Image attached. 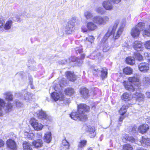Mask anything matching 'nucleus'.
<instances>
[{
  "label": "nucleus",
  "mask_w": 150,
  "mask_h": 150,
  "mask_svg": "<svg viewBox=\"0 0 150 150\" xmlns=\"http://www.w3.org/2000/svg\"><path fill=\"white\" fill-rule=\"evenodd\" d=\"M120 20H117L114 25L111 31L110 29L108 30L107 32L103 37L101 40V43L103 45V51L107 52L109 51L114 45L110 40L108 38L112 33H113L119 23Z\"/></svg>",
  "instance_id": "1"
},
{
  "label": "nucleus",
  "mask_w": 150,
  "mask_h": 150,
  "mask_svg": "<svg viewBox=\"0 0 150 150\" xmlns=\"http://www.w3.org/2000/svg\"><path fill=\"white\" fill-rule=\"evenodd\" d=\"M92 21L93 22L87 23L86 26L89 30L93 31L97 29V26L96 23L101 25H105L109 21V18L107 16H96L93 18Z\"/></svg>",
  "instance_id": "2"
},
{
  "label": "nucleus",
  "mask_w": 150,
  "mask_h": 150,
  "mask_svg": "<svg viewBox=\"0 0 150 150\" xmlns=\"http://www.w3.org/2000/svg\"><path fill=\"white\" fill-rule=\"evenodd\" d=\"M77 112L73 111L70 115L71 117L74 120L79 118L82 121H85L87 118V115L85 112L88 111L89 107L86 104H81L78 106Z\"/></svg>",
  "instance_id": "3"
},
{
  "label": "nucleus",
  "mask_w": 150,
  "mask_h": 150,
  "mask_svg": "<svg viewBox=\"0 0 150 150\" xmlns=\"http://www.w3.org/2000/svg\"><path fill=\"white\" fill-rule=\"evenodd\" d=\"M128 81H124L123 84L126 89L131 92H133L137 89L140 88V83L139 79L137 78V75L136 76L129 77L128 78Z\"/></svg>",
  "instance_id": "4"
},
{
  "label": "nucleus",
  "mask_w": 150,
  "mask_h": 150,
  "mask_svg": "<svg viewBox=\"0 0 150 150\" xmlns=\"http://www.w3.org/2000/svg\"><path fill=\"white\" fill-rule=\"evenodd\" d=\"M13 21L11 20H8L5 23L4 19L0 18V30L8 31L13 26Z\"/></svg>",
  "instance_id": "5"
},
{
  "label": "nucleus",
  "mask_w": 150,
  "mask_h": 150,
  "mask_svg": "<svg viewBox=\"0 0 150 150\" xmlns=\"http://www.w3.org/2000/svg\"><path fill=\"white\" fill-rule=\"evenodd\" d=\"M144 23H139L134 28H132L131 34L133 37H138L140 33V31L143 30L144 27Z\"/></svg>",
  "instance_id": "6"
},
{
  "label": "nucleus",
  "mask_w": 150,
  "mask_h": 150,
  "mask_svg": "<svg viewBox=\"0 0 150 150\" xmlns=\"http://www.w3.org/2000/svg\"><path fill=\"white\" fill-rule=\"evenodd\" d=\"M12 108V105L9 102L6 103L4 100L0 98V116H2L3 115V110L6 112L10 111Z\"/></svg>",
  "instance_id": "7"
},
{
  "label": "nucleus",
  "mask_w": 150,
  "mask_h": 150,
  "mask_svg": "<svg viewBox=\"0 0 150 150\" xmlns=\"http://www.w3.org/2000/svg\"><path fill=\"white\" fill-rule=\"evenodd\" d=\"M121 0H107L103 2L102 6L106 10L111 11L113 9L114 6L112 3L118 4Z\"/></svg>",
  "instance_id": "8"
},
{
  "label": "nucleus",
  "mask_w": 150,
  "mask_h": 150,
  "mask_svg": "<svg viewBox=\"0 0 150 150\" xmlns=\"http://www.w3.org/2000/svg\"><path fill=\"white\" fill-rule=\"evenodd\" d=\"M93 72L95 75H97L99 73H100V76L103 79L106 78L107 76V70L105 68L99 69L97 67H94L93 68Z\"/></svg>",
  "instance_id": "9"
},
{
  "label": "nucleus",
  "mask_w": 150,
  "mask_h": 150,
  "mask_svg": "<svg viewBox=\"0 0 150 150\" xmlns=\"http://www.w3.org/2000/svg\"><path fill=\"white\" fill-rule=\"evenodd\" d=\"M19 94L21 98L25 100L26 102H30L32 99L30 93L27 92L26 90L22 91Z\"/></svg>",
  "instance_id": "10"
},
{
  "label": "nucleus",
  "mask_w": 150,
  "mask_h": 150,
  "mask_svg": "<svg viewBox=\"0 0 150 150\" xmlns=\"http://www.w3.org/2000/svg\"><path fill=\"white\" fill-rule=\"evenodd\" d=\"M30 122L32 127L36 130H40L43 128V125L39 123L35 118L31 119Z\"/></svg>",
  "instance_id": "11"
},
{
  "label": "nucleus",
  "mask_w": 150,
  "mask_h": 150,
  "mask_svg": "<svg viewBox=\"0 0 150 150\" xmlns=\"http://www.w3.org/2000/svg\"><path fill=\"white\" fill-rule=\"evenodd\" d=\"M6 144L7 147L10 150H17V146L16 142L11 139L7 140Z\"/></svg>",
  "instance_id": "12"
},
{
  "label": "nucleus",
  "mask_w": 150,
  "mask_h": 150,
  "mask_svg": "<svg viewBox=\"0 0 150 150\" xmlns=\"http://www.w3.org/2000/svg\"><path fill=\"white\" fill-rule=\"evenodd\" d=\"M52 98L55 101L59 100H64L65 98L63 94L53 92L51 94Z\"/></svg>",
  "instance_id": "13"
},
{
  "label": "nucleus",
  "mask_w": 150,
  "mask_h": 150,
  "mask_svg": "<svg viewBox=\"0 0 150 150\" xmlns=\"http://www.w3.org/2000/svg\"><path fill=\"white\" fill-rule=\"evenodd\" d=\"M139 70L144 73L147 72L149 69V64L146 62L142 63L138 65Z\"/></svg>",
  "instance_id": "14"
},
{
  "label": "nucleus",
  "mask_w": 150,
  "mask_h": 150,
  "mask_svg": "<svg viewBox=\"0 0 150 150\" xmlns=\"http://www.w3.org/2000/svg\"><path fill=\"white\" fill-rule=\"evenodd\" d=\"M124 26V25L123 24L121 25L116 33L114 34L113 37V39L111 40L112 42H113L115 40L117 39L120 37L123 31Z\"/></svg>",
  "instance_id": "15"
},
{
  "label": "nucleus",
  "mask_w": 150,
  "mask_h": 150,
  "mask_svg": "<svg viewBox=\"0 0 150 150\" xmlns=\"http://www.w3.org/2000/svg\"><path fill=\"white\" fill-rule=\"evenodd\" d=\"M133 48L137 51H141L143 49L142 42L140 41H136L133 43Z\"/></svg>",
  "instance_id": "16"
},
{
  "label": "nucleus",
  "mask_w": 150,
  "mask_h": 150,
  "mask_svg": "<svg viewBox=\"0 0 150 150\" xmlns=\"http://www.w3.org/2000/svg\"><path fill=\"white\" fill-rule=\"evenodd\" d=\"M38 118L40 119H44L47 120L48 119V116L45 111L41 110L38 111L37 114Z\"/></svg>",
  "instance_id": "17"
},
{
  "label": "nucleus",
  "mask_w": 150,
  "mask_h": 150,
  "mask_svg": "<svg viewBox=\"0 0 150 150\" xmlns=\"http://www.w3.org/2000/svg\"><path fill=\"white\" fill-rule=\"evenodd\" d=\"M80 93L82 97L84 98H87L89 96L88 90L85 88H81Z\"/></svg>",
  "instance_id": "18"
},
{
  "label": "nucleus",
  "mask_w": 150,
  "mask_h": 150,
  "mask_svg": "<svg viewBox=\"0 0 150 150\" xmlns=\"http://www.w3.org/2000/svg\"><path fill=\"white\" fill-rule=\"evenodd\" d=\"M149 129V126L146 124H144L140 126L138 128V131L143 134L145 133Z\"/></svg>",
  "instance_id": "19"
},
{
  "label": "nucleus",
  "mask_w": 150,
  "mask_h": 150,
  "mask_svg": "<svg viewBox=\"0 0 150 150\" xmlns=\"http://www.w3.org/2000/svg\"><path fill=\"white\" fill-rule=\"evenodd\" d=\"M66 74L68 79L71 81H74L76 79V76L71 72L68 71L66 72Z\"/></svg>",
  "instance_id": "20"
},
{
  "label": "nucleus",
  "mask_w": 150,
  "mask_h": 150,
  "mask_svg": "<svg viewBox=\"0 0 150 150\" xmlns=\"http://www.w3.org/2000/svg\"><path fill=\"white\" fill-rule=\"evenodd\" d=\"M141 144L144 146L150 145V139L142 137V139L140 142Z\"/></svg>",
  "instance_id": "21"
},
{
  "label": "nucleus",
  "mask_w": 150,
  "mask_h": 150,
  "mask_svg": "<svg viewBox=\"0 0 150 150\" xmlns=\"http://www.w3.org/2000/svg\"><path fill=\"white\" fill-rule=\"evenodd\" d=\"M43 142L40 139H38L37 140L33 141L32 142L33 145L35 148L40 147L43 145Z\"/></svg>",
  "instance_id": "22"
},
{
  "label": "nucleus",
  "mask_w": 150,
  "mask_h": 150,
  "mask_svg": "<svg viewBox=\"0 0 150 150\" xmlns=\"http://www.w3.org/2000/svg\"><path fill=\"white\" fill-rule=\"evenodd\" d=\"M137 91V90L135 91ZM134 97L136 98L137 100L139 101L142 100L144 97V95L141 93H139L137 91L134 94ZM133 96L134 97V96Z\"/></svg>",
  "instance_id": "23"
},
{
  "label": "nucleus",
  "mask_w": 150,
  "mask_h": 150,
  "mask_svg": "<svg viewBox=\"0 0 150 150\" xmlns=\"http://www.w3.org/2000/svg\"><path fill=\"white\" fill-rule=\"evenodd\" d=\"M133 96L131 95H129L127 93H124L121 96L122 99L125 101H128L130 100Z\"/></svg>",
  "instance_id": "24"
},
{
  "label": "nucleus",
  "mask_w": 150,
  "mask_h": 150,
  "mask_svg": "<svg viewBox=\"0 0 150 150\" xmlns=\"http://www.w3.org/2000/svg\"><path fill=\"white\" fill-rule=\"evenodd\" d=\"M74 28L71 25L68 23L65 28V31L67 33L70 34L73 31H74Z\"/></svg>",
  "instance_id": "25"
},
{
  "label": "nucleus",
  "mask_w": 150,
  "mask_h": 150,
  "mask_svg": "<svg viewBox=\"0 0 150 150\" xmlns=\"http://www.w3.org/2000/svg\"><path fill=\"white\" fill-rule=\"evenodd\" d=\"M86 129L90 134V136L91 138H93L95 136L96 133L95 132V128L94 127H92L91 128L88 127V129L86 128Z\"/></svg>",
  "instance_id": "26"
},
{
  "label": "nucleus",
  "mask_w": 150,
  "mask_h": 150,
  "mask_svg": "<svg viewBox=\"0 0 150 150\" xmlns=\"http://www.w3.org/2000/svg\"><path fill=\"white\" fill-rule=\"evenodd\" d=\"M84 15L87 20H90L93 18V13L90 11H87L84 12Z\"/></svg>",
  "instance_id": "27"
},
{
  "label": "nucleus",
  "mask_w": 150,
  "mask_h": 150,
  "mask_svg": "<svg viewBox=\"0 0 150 150\" xmlns=\"http://www.w3.org/2000/svg\"><path fill=\"white\" fill-rule=\"evenodd\" d=\"M52 139L51 133L50 132H47L45 135L44 140L47 142L49 143Z\"/></svg>",
  "instance_id": "28"
},
{
  "label": "nucleus",
  "mask_w": 150,
  "mask_h": 150,
  "mask_svg": "<svg viewBox=\"0 0 150 150\" xmlns=\"http://www.w3.org/2000/svg\"><path fill=\"white\" fill-rule=\"evenodd\" d=\"M85 57V55L84 54H81V59H80L78 57H74V59L71 60L72 62L76 61L78 63V66H80L82 63L83 61L82 60Z\"/></svg>",
  "instance_id": "29"
},
{
  "label": "nucleus",
  "mask_w": 150,
  "mask_h": 150,
  "mask_svg": "<svg viewBox=\"0 0 150 150\" xmlns=\"http://www.w3.org/2000/svg\"><path fill=\"white\" fill-rule=\"evenodd\" d=\"M24 150H32L31 144L29 142H25L23 144Z\"/></svg>",
  "instance_id": "30"
},
{
  "label": "nucleus",
  "mask_w": 150,
  "mask_h": 150,
  "mask_svg": "<svg viewBox=\"0 0 150 150\" xmlns=\"http://www.w3.org/2000/svg\"><path fill=\"white\" fill-rule=\"evenodd\" d=\"M62 147L63 150H67L69 149V144L66 140L64 139L62 141Z\"/></svg>",
  "instance_id": "31"
},
{
  "label": "nucleus",
  "mask_w": 150,
  "mask_h": 150,
  "mask_svg": "<svg viewBox=\"0 0 150 150\" xmlns=\"http://www.w3.org/2000/svg\"><path fill=\"white\" fill-rule=\"evenodd\" d=\"M126 62L127 64L132 65L134 64L135 63L134 59L130 57L126 58Z\"/></svg>",
  "instance_id": "32"
},
{
  "label": "nucleus",
  "mask_w": 150,
  "mask_h": 150,
  "mask_svg": "<svg viewBox=\"0 0 150 150\" xmlns=\"http://www.w3.org/2000/svg\"><path fill=\"white\" fill-rule=\"evenodd\" d=\"M65 93L68 95L71 96L74 93V89L71 88H68L65 91Z\"/></svg>",
  "instance_id": "33"
},
{
  "label": "nucleus",
  "mask_w": 150,
  "mask_h": 150,
  "mask_svg": "<svg viewBox=\"0 0 150 150\" xmlns=\"http://www.w3.org/2000/svg\"><path fill=\"white\" fill-rule=\"evenodd\" d=\"M133 71V69L129 67H127L124 68L123 69L124 73L125 74L127 75L132 74Z\"/></svg>",
  "instance_id": "34"
},
{
  "label": "nucleus",
  "mask_w": 150,
  "mask_h": 150,
  "mask_svg": "<svg viewBox=\"0 0 150 150\" xmlns=\"http://www.w3.org/2000/svg\"><path fill=\"white\" fill-rule=\"evenodd\" d=\"M127 106L124 105L122 106L119 111V112L120 115H123L126 112L127 109Z\"/></svg>",
  "instance_id": "35"
},
{
  "label": "nucleus",
  "mask_w": 150,
  "mask_h": 150,
  "mask_svg": "<svg viewBox=\"0 0 150 150\" xmlns=\"http://www.w3.org/2000/svg\"><path fill=\"white\" fill-rule=\"evenodd\" d=\"M5 99L8 101H11L13 99V96L10 92H7L4 94Z\"/></svg>",
  "instance_id": "36"
},
{
  "label": "nucleus",
  "mask_w": 150,
  "mask_h": 150,
  "mask_svg": "<svg viewBox=\"0 0 150 150\" xmlns=\"http://www.w3.org/2000/svg\"><path fill=\"white\" fill-rule=\"evenodd\" d=\"M134 58L139 61H142L143 60V58L142 56L139 53L137 52L134 53Z\"/></svg>",
  "instance_id": "37"
},
{
  "label": "nucleus",
  "mask_w": 150,
  "mask_h": 150,
  "mask_svg": "<svg viewBox=\"0 0 150 150\" xmlns=\"http://www.w3.org/2000/svg\"><path fill=\"white\" fill-rule=\"evenodd\" d=\"M124 138L127 140L132 142H134L136 143V140L132 137H129L128 135L126 134L124 136Z\"/></svg>",
  "instance_id": "38"
},
{
  "label": "nucleus",
  "mask_w": 150,
  "mask_h": 150,
  "mask_svg": "<svg viewBox=\"0 0 150 150\" xmlns=\"http://www.w3.org/2000/svg\"><path fill=\"white\" fill-rule=\"evenodd\" d=\"M96 11L98 13L103 14L105 13V10L101 7H98L95 8Z\"/></svg>",
  "instance_id": "39"
},
{
  "label": "nucleus",
  "mask_w": 150,
  "mask_h": 150,
  "mask_svg": "<svg viewBox=\"0 0 150 150\" xmlns=\"http://www.w3.org/2000/svg\"><path fill=\"white\" fill-rule=\"evenodd\" d=\"M25 135L26 136V137L30 139L31 140L35 138V134L33 133H28L26 132H25Z\"/></svg>",
  "instance_id": "40"
},
{
  "label": "nucleus",
  "mask_w": 150,
  "mask_h": 150,
  "mask_svg": "<svg viewBox=\"0 0 150 150\" xmlns=\"http://www.w3.org/2000/svg\"><path fill=\"white\" fill-rule=\"evenodd\" d=\"M77 19L76 18V17H73L71 18L68 23L74 27L75 23Z\"/></svg>",
  "instance_id": "41"
},
{
  "label": "nucleus",
  "mask_w": 150,
  "mask_h": 150,
  "mask_svg": "<svg viewBox=\"0 0 150 150\" xmlns=\"http://www.w3.org/2000/svg\"><path fill=\"white\" fill-rule=\"evenodd\" d=\"M143 81L145 85L146 86L150 83V79L148 77H144L143 78Z\"/></svg>",
  "instance_id": "42"
},
{
  "label": "nucleus",
  "mask_w": 150,
  "mask_h": 150,
  "mask_svg": "<svg viewBox=\"0 0 150 150\" xmlns=\"http://www.w3.org/2000/svg\"><path fill=\"white\" fill-rule=\"evenodd\" d=\"M87 143V141L85 140H81L79 143L78 146L79 147H82L83 148V147L86 145Z\"/></svg>",
  "instance_id": "43"
},
{
  "label": "nucleus",
  "mask_w": 150,
  "mask_h": 150,
  "mask_svg": "<svg viewBox=\"0 0 150 150\" xmlns=\"http://www.w3.org/2000/svg\"><path fill=\"white\" fill-rule=\"evenodd\" d=\"M123 150H132V148L131 146L128 144L125 145L123 146Z\"/></svg>",
  "instance_id": "44"
},
{
  "label": "nucleus",
  "mask_w": 150,
  "mask_h": 150,
  "mask_svg": "<svg viewBox=\"0 0 150 150\" xmlns=\"http://www.w3.org/2000/svg\"><path fill=\"white\" fill-rule=\"evenodd\" d=\"M143 35L144 37L149 36L150 35V32L147 30H145L143 32Z\"/></svg>",
  "instance_id": "45"
},
{
  "label": "nucleus",
  "mask_w": 150,
  "mask_h": 150,
  "mask_svg": "<svg viewBox=\"0 0 150 150\" xmlns=\"http://www.w3.org/2000/svg\"><path fill=\"white\" fill-rule=\"evenodd\" d=\"M94 38L93 36H89L88 38H86V40H88L91 44L93 42Z\"/></svg>",
  "instance_id": "46"
},
{
  "label": "nucleus",
  "mask_w": 150,
  "mask_h": 150,
  "mask_svg": "<svg viewBox=\"0 0 150 150\" xmlns=\"http://www.w3.org/2000/svg\"><path fill=\"white\" fill-rule=\"evenodd\" d=\"M81 30L83 32H86L88 30L87 26L85 25H83L82 26Z\"/></svg>",
  "instance_id": "47"
},
{
  "label": "nucleus",
  "mask_w": 150,
  "mask_h": 150,
  "mask_svg": "<svg viewBox=\"0 0 150 150\" xmlns=\"http://www.w3.org/2000/svg\"><path fill=\"white\" fill-rule=\"evenodd\" d=\"M145 45L146 48L150 49V40L146 41Z\"/></svg>",
  "instance_id": "48"
},
{
  "label": "nucleus",
  "mask_w": 150,
  "mask_h": 150,
  "mask_svg": "<svg viewBox=\"0 0 150 150\" xmlns=\"http://www.w3.org/2000/svg\"><path fill=\"white\" fill-rule=\"evenodd\" d=\"M15 102L16 106L17 107H21L23 105V104L22 103L20 102L18 100L16 101Z\"/></svg>",
  "instance_id": "49"
},
{
  "label": "nucleus",
  "mask_w": 150,
  "mask_h": 150,
  "mask_svg": "<svg viewBox=\"0 0 150 150\" xmlns=\"http://www.w3.org/2000/svg\"><path fill=\"white\" fill-rule=\"evenodd\" d=\"M75 50L76 52H78L79 53H81L82 52V49L81 48H76Z\"/></svg>",
  "instance_id": "50"
},
{
  "label": "nucleus",
  "mask_w": 150,
  "mask_h": 150,
  "mask_svg": "<svg viewBox=\"0 0 150 150\" xmlns=\"http://www.w3.org/2000/svg\"><path fill=\"white\" fill-rule=\"evenodd\" d=\"M144 56L145 58L148 60V59H149V58L150 57V54L148 53H145L144 54Z\"/></svg>",
  "instance_id": "51"
},
{
  "label": "nucleus",
  "mask_w": 150,
  "mask_h": 150,
  "mask_svg": "<svg viewBox=\"0 0 150 150\" xmlns=\"http://www.w3.org/2000/svg\"><path fill=\"white\" fill-rule=\"evenodd\" d=\"M4 144V142L1 139H0V147H3Z\"/></svg>",
  "instance_id": "52"
},
{
  "label": "nucleus",
  "mask_w": 150,
  "mask_h": 150,
  "mask_svg": "<svg viewBox=\"0 0 150 150\" xmlns=\"http://www.w3.org/2000/svg\"><path fill=\"white\" fill-rule=\"evenodd\" d=\"M66 63L67 61L65 60H62L59 62V63L62 64H65Z\"/></svg>",
  "instance_id": "53"
},
{
  "label": "nucleus",
  "mask_w": 150,
  "mask_h": 150,
  "mask_svg": "<svg viewBox=\"0 0 150 150\" xmlns=\"http://www.w3.org/2000/svg\"><path fill=\"white\" fill-rule=\"evenodd\" d=\"M42 134L41 133H38L37 134V138H40L42 137Z\"/></svg>",
  "instance_id": "54"
},
{
  "label": "nucleus",
  "mask_w": 150,
  "mask_h": 150,
  "mask_svg": "<svg viewBox=\"0 0 150 150\" xmlns=\"http://www.w3.org/2000/svg\"><path fill=\"white\" fill-rule=\"evenodd\" d=\"M29 80L30 84L32 85L33 83V79L31 76L29 77Z\"/></svg>",
  "instance_id": "55"
},
{
  "label": "nucleus",
  "mask_w": 150,
  "mask_h": 150,
  "mask_svg": "<svg viewBox=\"0 0 150 150\" xmlns=\"http://www.w3.org/2000/svg\"><path fill=\"white\" fill-rule=\"evenodd\" d=\"M136 128H135V127H133L132 129V134H133L134 133H135L136 131Z\"/></svg>",
  "instance_id": "56"
},
{
  "label": "nucleus",
  "mask_w": 150,
  "mask_h": 150,
  "mask_svg": "<svg viewBox=\"0 0 150 150\" xmlns=\"http://www.w3.org/2000/svg\"><path fill=\"white\" fill-rule=\"evenodd\" d=\"M146 95L147 98H150V92H146Z\"/></svg>",
  "instance_id": "57"
},
{
  "label": "nucleus",
  "mask_w": 150,
  "mask_h": 150,
  "mask_svg": "<svg viewBox=\"0 0 150 150\" xmlns=\"http://www.w3.org/2000/svg\"><path fill=\"white\" fill-rule=\"evenodd\" d=\"M124 118V117L123 116L120 117L119 118V121L120 122H122V121L123 120Z\"/></svg>",
  "instance_id": "58"
},
{
  "label": "nucleus",
  "mask_w": 150,
  "mask_h": 150,
  "mask_svg": "<svg viewBox=\"0 0 150 150\" xmlns=\"http://www.w3.org/2000/svg\"><path fill=\"white\" fill-rule=\"evenodd\" d=\"M24 15H25L26 16L27 18H30V14H28L27 15H26L25 13L24 14Z\"/></svg>",
  "instance_id": "59"
},
{
  "label": "nucleus",
  "mask_w": 150,
  "mask_h": 150,
  "mask_svg": "<svg viewBox=\"0 0 150 150\" xmlns=\"http://www.w3.org/2000/svg\"><path fill=\"white\" fill-rule=\"evenodd\" d=\"M20 18L19 17H18L16 18L17 21L18 22H20Z\"/></svg>",
  "instance_id": "60"
},
{
  "label": "nucleus",
  "mask_w": 150,
  "mask_h": 150,
  "mask_svg": "<svg viewBox=\"0 0 150 150\" xmlns=\"http://www.w3.org/2000/svg\"><path fill=\"white\" fill-rule=\"evenodd\" d=\"M83 148L81 147H79V146H78V150H82Z\"/></svg>",
  "instance_id": "61"
},
{
  "label": "nucleus",
  "mask_w": 150,
  "mask_h": 150,
  "mask_svg": "<svg viewBox=\"0 0 150 150\" xmlns=\"http://www.w3.org/2000/svg\"><path fill=\"white\" fill-rule=\"evenodd\" d=\"M54 90L56 91H59V89H58L56 87H55L54 88Z\"/></svg>",
  "instance_id": "62"
},
{
  "label": "nucleus",
  "mask_w": 150,
  "mask_h": 150,
  "mask_svg": "<svg viewBox=\"0 0 150 150\" xmlns=\"http://www.w3.org/2000/svg\"><path fill=\"white\" fill-rule=\"evenodd\" d=\"M59 85H60V87H61V86H62L63 85H64V83L62 82V84H61V83H59Z\"/></svg>",
  "instance_id": "63"
},
{
  "label": "nucleus",
  "mask_w": 150,
  "mask_h": 150,
  "mask_svg": "<svg viewBox=\"0 0 150 150\" xmlns=\"http://www.w3.org/2000/svg\"><path fill=\"white\" fill-rule=\"evenodd\" d=\"M147 29L148 30H150V25H149Z\"/></svg>",
  "instance_id": "64"
}]
</instances>
